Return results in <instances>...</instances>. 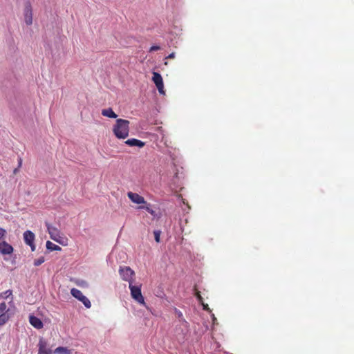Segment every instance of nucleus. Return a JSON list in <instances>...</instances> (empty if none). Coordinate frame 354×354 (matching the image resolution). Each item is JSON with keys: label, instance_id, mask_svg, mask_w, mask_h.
Returning <instances> with one entry per match:
<instances>
[{"label": "nucleus", "instance_id": "obj_35", "mask_svg": "<svg viewBox=\"0 0 354 354\" xmlns=\"http://www.w3.org/2000/svg\"><path fill=\"white\" fill-rule=\"evenodd\" d=\"M17 169H15L14 170V173H15V174H16V173H17Z\"/></svg>", "mask_w": 354, "mask_h": 354}, {"label": "nucleus", "instance_id": "obj_27", "mask_svg": "<svg viewBox=\"0 0 354 354\" xmlns=\"http://www.w3.org/2000/svg\"><path fill=\"white\" fill-rule=\"evenodd\" d=\"M160 48V46H151V47L150 48L149 51H150V52H152V51L158 50H159Z\"/></svg>", "mask_w": 354, "mask_h": 354}, {"label": "nucleus", "instance_id": "obj_4", "mask_svg": "<svg viewBox=\"0 0 354 354\" xmlns=\"http://www.w3.org/2000/svg\"><path fill=\"white\" fill-rule=\"evenodd\" d=\"M46 226L47 228V231L50 235V237L53 241L60 243L64 244V238L60 232V231L55 227L53 226L48 223H46Z\"/></svg>", "mask_w": 354, "mask_h": 354}, {"label": "nucleus", "instance_id": "obj_5", "mask_svg": "<svg viewBox=\"0 0 354 354\" xmlns=\"http://www.w3.org/2000/svg\"><path fill=\"white\" fill-rule=\"evenodd\" d=\"M71 294L73 297L82 301L86 308H90L91 307L90 300L80 290L73 288L71 290Z\"/></svg>", "mask_w": 354, "mask_h": 354}, {"label": "nucleus", "instance_id": "obj_1", "mask_svg": "<svg viewBox=\"0 0 354 354\" xmlns=\"http://www.w3.org/2000/svg\"><path fill=\"white\" fill-rule=\"evenodd\" d=\"M129 122L127 120L118 119L113 127L114 135L119 139H125L129 136Z\"/></svg>", "mask_w": 354, "mask_h": 354}, {"label": "nucleus", "instance_id": "obj_9", "mask_svg": "<svg viewBox=\"0 0 354 354\" xmlns=\"http://www.w3.org/2000/svg\"><path fill=\"white\" fill-rule=\"evenodd\" d=\"M24 20L27 25H30L32 23V14L30 6H26L24 9Z\"/></svg>", "mask_w": 354, "mask_h": 354}, {"label": "nucleus", "instance_id": "obj_10", "mask_svg": "<svg viewBox=\"0 0 354 354\" xmlns=\"http://www.w3.org/2000/svg\"><path fill=\"white\" fill-rule=\"evenodd\" d=\"M29 322L30 324L37 329H40L43 327V323L38 317L30 315L29 317Z\"/></svg>", "mask_w": 354, "mask_h": 354}, {"label": "nucleus", "instance_id": "obj_31", "mask_svg": "<svg viewBox=\"0 0 354 354\" xmlns=\"http://www.w3.org/2000/svg\"><path fill=\"white\" fill-rule=\"evenodd\" d=\"M196 297L199 301H202V297L198 293L196 294Z\"/></svg>", "mask_w": 354, "mask_h": 354}, {"label": "nucleus", "instance_id": "obj_14", "mask_svg": "<svg viewBox=\"0 0 354 354\" xmlns=\"http://www.w3.org/2000/svg\"><path fill=\"white\" fill-rule=\"evenodd\" d=\"M152 80L156 84V86H158L163 84L162 76L157 72H153Z\"/></svg>", "mask_w": 354, "mask_h": 354}, {"label": "nucleus", "instance_id": "obj_33", "mask_svg": "<svg viewBox=\"0 0 354 354\" xmlns=\"http://www.w3.org/2000/svg\"><path fill=\"white\" fill-rule=\"evenodd\" d=\"M212 319H213V322L214 324H215V321H216V317H214V315H212Z\"/></svg>", "mask_w": 354, "mask_h": 354}, {"label": "nucleus", "instance_id": "obj_13", "mask_svg": "<svg viewBox=\"0 0 354 354\" xmlns=\"http://www.w3.org/2000/svg\"><path fill=\"white\" fill-rule=\"evenodd\" d=\"M102 115L103 116L110 118H116L118 117V115L114 113V111L111 108L102 109Z\"/></svg>", "mask_w": 354, "mask_h": 354}, {"label": "nucleus", "instance_id": "obj_30", "mask_svg": "<svg viewBox=\"0 0 354 354\" xmlns=\"http://www.w3.org/2000/svg\"><path fill=\"white\" fill-rule=\"evenodd\" d=\"M28 245L30 247L32 251H35V250L36 246H35L34 243H32V244Z\"/></svg>", "mask_w": 354, "mask_h": 354}, {"label": "nucleus", "instance_id": "obj_16", "mask_svg": "<svg viewBox=\"0 0 354 354\" xmlns=\"http://www.w3.org/2000/svg\"><path fill=\"white\" fill-rule=\"evenodd\" d=\"M46 248L50 251L61 250V248L59 245L53 243L50 241H48L46 242Z\"/></svg>", "mask_w": 354, "mask_h": 354}, {"label": "nucleus", "instance_id": "obj_24", "mask_svg": "<svg viewBox=\"0 0 354 354\" xmlns=\"http://www.w3.org/2000/svg\"><path fill=\"white\" fill-rule=\"evenodd\" d=\"M7 306L5 302H2L0 304V314H2L3 312L6 310Z\"/></svg>", "mask_w": 354, "mask_h": 354}, {"label": "nucleus", "instance_id": "obj_8", "mask_svg": "<svg viewBox=\"0 0 354 354\" xmlns=\"http://www.w3.org/2000/svg\"><path fill=\"white\" fill-rule=\"evenodd\" d=\"M13 252V248L6 241L0 243V253L1 254H11Z\"/></svg>", "mask_w": 354, "mask_h": 354}, {"label": "nucleus", "instance_id": "obj_23", "mask_svg": "<svg viewBox=\"0 0 354 354\" xmlns=\"http://www.w3.org/2000/svg\"><path fill=\"white\" fill-rule=\"evenodd\" d=\"M180 326L178 328H176V330L177 331H180L182 334H185L187 330H188V328H187V330L185 329L183 325L182 324V322H180Z\"/></svg>", "mask_w": 354, "mask_h": 354}, {"label": "nucleus", "instance_id": "obj_26", "mask_svg": "<svg viewBox=\"0 0 354 354\" xmlns=\"http://www.w3.org/2000/svg\"><path fill=\"white\" fill-rule=\"evenodd\" d=\"M6 235V231L3 228L0 227V241L5 238Z\"/></svg>", "mask_w": 354, "mask_h": 354}, {"label": "nucleus", "instance_id": "obj_29", "mask_svg": "<svg viewBox=\"0 0 354 354\" xmlns=\"http://www.w3.org/2000/svg\"><path fill=\"white\" fill-rule=\"evenodd\" d=\"M202 305H203V309H204L205 310H207V311H209V307H208V305H207V304H205L202 303Z\"/></svg>", "mask_w": 354, "mask_h": 354}, {"label": "nucleus", "instance_id": "obj_12", "mask_svg": "<svg viewBox=\"0 0 354 354\" xmlns=\"http://www.w3.org/2000/svg\"><path fill=\"white\" fill-rule=\"evenodd\" d=\"M125 144H127V145H129L130 147H138L140 148L145 146L144 142H142L140 140L136 139V138H131V139L126 140Z\"/></svg>", "mask_w": 354, "mask_h": 354}, {"label": "nucleus", "instance_id": "obj_7", "mask_svg": "<svg viewBox=\"0 0 354 354\" xmlns=\"http://www.w3.org/2000/svg\"><path fill=\"white\" fill-rule=\"evenodd\" d=\"M127 196L134 203L136 204H145L146 203V201L142 196L139 195L137 193H133L131 192H129L127 193Z\"/></svg>", "mask_w": 354, "mask_h": 354}, {"label": "nucleus", "instance_id": "obj_20", "mask_svg": "<svg viewBox=\"0 0 354 354\" xmlns=\"http://www.w3.org/2000/svg\"><path fill=\"white\" fill-rule=\"evenodd\" d=\"M45 261V258L44 257H40L39 258H38L37 259H35V261H34V265L35 266H40L41 264H42Z\"/></svg>", "mask_w": 354, "mask_h": 354}, {"label": "nucleus", "instance_id": "obj_19", "mask_svg": "<svg viewBox=\"0 0 354 354\" xmlns=\"http://www.w3.org/2000/svg\"><path fill=\"white\" fill-rule=\"evenodd\" d=\"M8 320V316L5 313L0 314V326L3 325Z\"/></svg>", "mask_w": 354, "mask_h": 354}, {"label": "nucleus", "instance_id": "obj_32", "mask_svg": "<svg viewBox=\"0 0 354 354\" xmlns=\"http://www.w3.org/2000/svg\"><path fill=\"white\" fill-rule=\"evenodd\" d=\"M80 286H85L87 285V283L84 281H82L81 283H78Z\"/></svg>", "mask_w": 354, "mask_h": 354}, {"label": "nucleus", "instance_id": "obj_28", "mask_svg": "<svg viewBox=\"0 0 354 354\" xmlns=\"http://www.w3.org/2000/svg\"><path fill=\"white\" fill-rule=\"evenodd\" d=\"M175 57V53H171V54H169L167 58V59H173Z\"/></svg>", "mask_w": 354, "mask_h": 354}, {"label": "nucleus", "instance_id": "obj_17", "mask_svg": "<svg viewBox=\"0 0 354 354\" xmlns=\"http://www.w3.org/2000/svg\"><path fill=\"white\" fill-rule=\"evenodd\" d=\"M54 353H59V354H71V352L69 350H68L66 348L62 347V346L57 347L55 350Z\"/></svg>", "mask_w": 354, "mask_h": 354}, {"label": "nucleus", "instance_id": "obj_34", "mask_svg": "<svg viewBox=\"0 0 354 354\" xmlns=\"http://www.w3.org/2000/svg\"><path fill=\"white\" fill-rule=\"evenodd\" d=\"M22 160L21 158L19 159V167L21 165Z\"/></svg>", "mask_w": 354, "mask_h": 354}, {"label": "nucleus", "instance_id": "obj_3", "mask_svg": "<svg viewBox=\"0 0 354 354\" xmlns=\"http://www.w3.org/2000/svg\"><path fill=\"white\" fill-rule=\"evenodd\" d=\"M119 274L122 280L130 283L135 281V272L129 266H120Z\"/></svg>", "mask_w": 354, "mask_h": 354}, {"label": "nucleus", "instance_id": "obj_2", "mask_svg": "<svg viewBox=\"0 0 354 354\" xmlns=\"http://www.w3.org/2000/svg\"><path fill=\"white\" fill-rule=\"evenodd\" d=\"M141 287L142 284L140 283H130L129 284L131 297L138 304L145 306L146 304L141 292Z\"/></svg>", "mask_w": 354, "mask_h": 354}, {"label": "nucleus", "instance_id": "obj_6", "mask_svg": "<svg viewBox=\"0 0 354 354\" xmlns=\"http://www.w3.org/2000/svg\"><path fill=\"white\" fill-rule=\"evenodd\" d=\"M38 354H52V350L48 347V342L43 338H40L38 344Z\"/></svg>", "mask_w": 354, "mask_h": 354}, {"label": "nucleus", "instance_id": "obj_18", "mask_svg": "<svg viewBox=\"0 0 354 354\" xmlns=\"http://www.w3.org/2000/svg\"><path fill=\"white\" fill-rule=\"evenodd\" d=\"M139 208L145 209L153 217H157L158 216L156 212L150 207V205L140 207Z\"/></svg>", "mask_w": 354, "mask_h": 354}, {"label": "nucleus", "instance_id": "obj_11", "mask_svg": "<svg viewBox=\"0 0 354 354\" xmlns=\"http://www.w3.org/2000/svg\"><path fill=\"white\" fill-rule=\"evenodd\" d=\"M35 234L30 230H27L24 233V242L27 245H31L35 241Z\"/></svg>", "mask_w": 354, "mask_h": 354}, {"label": "nucleus", "instance_id": "obj_22", "mask_svg": "<svg viewBox=\"0 0 354 354\" xmlns=\"http://www.w3.org/2000/svg\"><path fill=\"white\" fill-rule=\"evenodd\" d=\"M11 295H12V291L10 290H8L1 293L0 294V297L7 298V297H10Z\"/></svg>", "mask_w": 354, "mask_h": 354}, {"label": "nucleus", "instance_id": "obj_21", "mask_svg": "<svg viewBox=\"0 0 354 354\" xmlns=\"http://www.w3.org/2000/svg\"><path fill=\"white\" fill-rule=\"evenodd\" d=\"M160 234H161V232H160V230H155V231L153 232L154 239H155V241H156L157 243H159V242H160Z\"/></svg>", "mask_w": 354, "mask_h": 354}, {"label": "nucleus", "instance_id": "obj_25", "mask_svg": "<svg viewBox=\"0 0 354 354\" xmlns=\"http://www.w3.org/2000/svg\"><path fill=\"white\" fill-rule=\"evenodd\" d=\"M158 90V92L162 94V95H165V91H164V84H162L160 85H158V86H156Z\"/></svg>", "mask_w": 354, "mask_h": 354}, {"label": "nucleus", "instance_id": "obj_15", "mask_svg": "<svg viewBox=\"0 0 354 354\" xmlns=\"http://www.w3.org/2000/svg\"><path fill=\"white\" fill-rule=\"evenodd\" d=\"M175 313L177 317L179 318V322H182V324L183 325L185 330L189 327L188 323L183 318V313L178 309H175Z\"/></svg>", "mask_w": 354, "mask_h": 354}]
</instances>
